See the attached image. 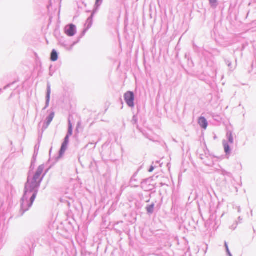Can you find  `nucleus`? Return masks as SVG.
<instances>
[{
	"instance_id": "3",
	"label": "nucleus",
	"mask_w": 256,
	"mask_h": 256,
	"mask_svg": "<svg viewBox=\"0 0 256 256\" xmlns=\"http://www.w3.org/2000/svg\"><path fill=\"white\" fill-rule=\"evenodd\" d=\"M199 124L201 127L204 129H206L208 126V122L206 119L204 117H200L198 122Z\"/></svg>"
},
{
	"instance_id": "2",
	"label": "nucleus",
	"mask_w": 256,
	"mask_h": 256,
	"mask_svg": "<svg viewBox=\"0 0 256 256\" xmlns=\"http://www.w3.org/2000/svg\"><path fill=\"white\" fill-rule=\"evenodd\" d=\"M76 33L75 26L70 24L66 28V34L70 36H73Z\"/></svg>"
},
{
	"instance_id": "14",
	"label": "nucleus",
	"mask_w": 256,
	"mask_h": 256,
	"mask_svg": "<svg viewBox=\"0 0 256 256\" xmlns=\"http://www.w3.org/2000/svg\"><path fill=\"white\" fill-rule=\"evenodd\" d=\"M217 0H210V2L212 4H214L216 2Z\"/></svg>"
},
{
	"instance_id": "6",
	"label": "nucleus",
	"mask_w": 256,
	"mask_h": 256,
	"mask_svg": "<svg viewBox=\"0 0 256 256\" xmlns=\"http://www.w3.org/2000/svg\"><path fill=\"white\" fill-rule=\"evenodd\" d=\"M224 151L226 154H228L230 152V146L227 143L224 144Z\"/></svg>"
},
{
	"instance_id": "15",
	"label": "nucleus",
	"mask_w": 256,
	"mask_h": 256,
	"mask_svg": "<svg viewBox=\"0 0 256 256\" xmlns=\"http://www.w3.org/2000/svg\"><path fill=\"white\" fill-rule=\"evenodd\" d=\"M153 170H154L153 167H152V168H150V170H149V172H152Z\"/></svg>"
},
{
	"instance_id": "12",
	"label": "nucleus",
	"mask_w": 256,
	"mask_h": 256,
	"mask_svg": "<svg viewBox=\"0 0 256 256\" xmlns=\"http://www.w3.org/2000/svg\"><path fill=\"white\" fill-rule=\"evenodd\" d=\"M228 140L230 143H233L234 142L233 136L232 134L231 133H230L228 136Z\"/></svg>"
},
{
	"instance_id": "1",
	"label": "nucleus",
	"mask_w": 256,
	"mask_h": 256,
	"mask_svg": "<svg viewBox=\"0 0 256 256\" xmlns=\"http://www.w3.org/2000/svg\"><path fill=\"white\" fill-rule=\"evenodd\" d=\"M124 97L127 104L130 107H133L134 106V94L133 92H128L124 94Z\"/></svg>"
},
{
	"instance_id": "5",
	"label": "nucleus",
	"mask_w": 256,
	"mask_h": 256,
	"mask_svg": "<svg viewBox=\"0 0 256 256\" xmlns=\"http://www.w3.org/2000/svg\"><path fill=\"white\" fill-rule=\"evenodd\" d=\"M58 58L57 52L55 50H53L51 53L50 59L52 61L55 62Z\"/></svg>"
},
{
	"instance_id": "13",
	"label": "nucleus",
	"mask_w": 256,
	"mask_h": 256,
	"mask_svg": "<svg viewBox=\"0 0 256 256\" xmlns=\"http://www.w3.org/2000/svg\"><path fill=\"white\" fill-rule=\"evenodd\" d=\"M68 137H69L68 135L66 136L65 138L64 142L63 144L68 145Z\"/></svg>"
},
{
	"instance_id": "11",
	"label": "nucleus",
	"mask_w": 256,
	"mask_h": 256,
	"mask_svg": "<svg viewBox=\"0 0 256 256\" xmlns=\"http://www.w3.org/2000/svg\"><path fill=\"white\" fill-rule=\"evenodd\" d=\"M72 124L69 122V126H68V134L69 135H72Z\"/></svg>"
},
{
	"instance_id": "9",
	"label": "nucleus",
	"mask_w": 256,
	"mask_h": 256,
	"mask_svg": "<svg viewBox=\"0 0 256 256\" xmlns=\"http://www.w3.org/2000/svg\"><path fill=\"white\" fill-rule=\"evenodd\" d=\"M36 193H34L33 194V195L30 198V206H32L33 204V202H34L36 198Z\"/></svg>"
},
{
	"instance_id": "8",
	"label": "nucleus",
	"mask_w": 256,
	"mask_h": 256,
	"mask_svg": "<svg viewBox=\"0 0 256 256\" xmlns=\"http://www.w3.org/2000/svg\"><path fill=\"white\" fill-rule=\"evenodd\" d=\"M66 146H67L66 144H62V146L61 147L60 152V154H63L65 152V150L66 148Z\"/></svg>"
},
{
	"instance_id": "10",
	"label": "nucleus",
	"mask_w": 256,
	"mask_h": 256,
	"mask_svg": "<svg viewBox=\"0 0 256 256\" xmlns=\"http://www.w3.org/2000/svg\"><path fill=\"white\" fill-rule=\"evenodd\" d=\"M146 210L148 213H150V214L152 213L153 212V210H154V206L153 205L149 206L146 208Z\"/></svg>"
},
{
	"instance_id": "7",
	"label": "nucleus",
	"mask_w": 256,
	"mask_h": 256,
	"mask_svg": "<svg viewBox=\"0 0 256 256\" xmlns=\"http://www.w3.org/2000/svg\"><path fill=\"white\" fill-rule=\"evenodd\" d=\"M54 112H52L50 114L48 117V124H50L52 122V120L54 118Z\"/></svg>"
},
{
	"instance_id": "4",
	"label": "nucleus",
	"mask_w": 256,
	"mask_h": 256,
	"mask_svg": "<svg viewBox=\"0 0 256 256\" xmlns=\"http://www.w3.org/2000/svg\"><path fill=\"white\" fill-rule=\"evenodd\" d=\"M43 172V168H42L39 167L37 170L36 174L34 176V178L36 180L38 179L40 176H41Z\"/></svg>"
}]
</instances>
